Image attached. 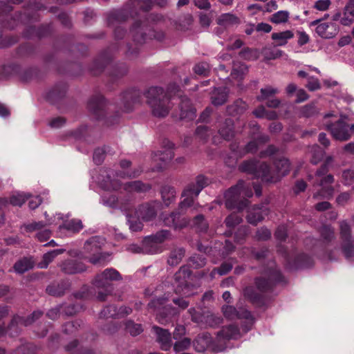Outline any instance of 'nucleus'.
<instances>
[{
  "mask_svg": "<svg viewBox=\"0 0 354 354\" xmlns=\"http://www.w3.org/2000/svg\"><path fill=\"white\" fill-rule=\"evenodd\" d=\"M260 93L261 95L257 96V99L258 101L261 102L266 100H268L270 97L274 96L278 93L279 90L277 88L268 86L265 88H261Z\"/></svg>",
  "mask_w": 354,
  "mask_h": 354,
  "instance_id": "69168bd1",
  "label": "nucleus"
},
{
  "mask_svg": "<svg viewBox=\"0 0 354 354\" xmlns=\"http://www.w3.org/2000/svg\"><path fill=\"white\" fill-rule=\"evenodd\" d=\"M42 315V311L35 310L27 317H22L18 315H14L8 326L9 335L11 337L18 335L21 331L20 326H28L31 325L39 319Z\"/></svg>",
  "mask_w": 354,
  "mask_h": 354,
  "instance_id": "9b49d317",
  "label": "nucleus"
},
{
  "mask_svg": "<svg viewBox=\"0 0 354 354\" xmlns=\"http://www.w3.org/2000/svg\"><path fill=\"white\" fill-rule=\"evenodd\" d=\"M141 172L142 170L140 169L128 171H114L112 169L104 171L103 173H105V174H101L100 176L102 178H99L100 186L105 190H118L121 188L122 183L119 180L115 179V176L122 178H136L138 177Z\"/></svg>",
  "mask_w": 354,
  "mask_h": 354,
  "instance_id": "39448f33",
  "label": "nucleus"
},
{
  "mask_svg": "<svg viewBox=\"0 0 354 354\" xmlns=\"http://www.w3.org/2000/svg\"><path fill=\"white\" fill-rule=\"evenodd\" d=\"M59 267L65 274H75L86 270V266L82 261L72 259L62 261Z\"/></svg>",
  "mask_w": 354,
  "mask_h": 354,
  "instance_id": "4be33fe9",
  "label": "nucleus"
},
{
  "mask_svg": "<svg viewBox=\"0 0 354 354\" xmlns=\"http://www.w3.org/2000/svg\"><path fill=\"white\" fill-rule=\"evenodd\" d=\"M88 111L96 118L102 119L106 114V102L104 97L100 93L95 94L88 101Z\"/></svg>",
  "mask_w": 354,
  "mask_h": 354,
  "instance_id": "2eb2a0df",
  "label": "nucleus"
},
{
  "mask_svg": "<svg viewBox=\"0 0 354 354\" xmlns=\"http://www.w3.org/2000/svg\"><path fill=\"white\" fill-rule=\"evenodd\" d=\"M277 46H275L274 44V46H268L263 48L262 54L266 59H275L282 56L283 51L277 49L276 48Z\"/></svg>",
  "mask_w": 354,
  "mask_h": 354,
  "instance_id": "5fc2aeb1",
  "label": "nucleus"
},
{
  "mask_svg": "<svg viewBox=\"0 0 354 354\" xmlns=\"http://www.w3.org/2000/svg\"><path fill=\"white\" fill-rule=\"evenodd\" d=\"M50 30L51 29L49 25L41 26L38 28H36L33 26H30L26 28V30L24 31L23 35L24 37L27 39H31L34 37L41 39L49 35Z\"/></svg>",
  "mask_w": 354,
  "mask_h": 354,
  "instance_id": "bb28decb",
  "label": "nucleus"
},
{
  "mask_svg": "<svg viewBox=\"0 0 354 354\" xmlns=\"http://www.w3.org/2000/svg\"><path fill=\"white\" fill-rule=\"evenodd\" d=\"M178 88L176 84L173 83L168 86L167 92L162 87L151 86L143 93L153 116L165 118L169 114L171 108V94L178 91Z\"/></svg>",
  "mask_w": 354,
  "mask_h": 354,
  "instance_id": "f03ea898",
  "label": "nucleus"
},
{
  "mask_svg": "<svg viewBox=\"0 0 354 354\" xmlns=\"http://www.w3.org/2000/svg\"><path fill=\"white\" fill-rule=\"evenodd\" d=\"M240 19L234 14L224 13L217 19V24L225 28L236 26L240 24Z\"/></svg>",
  "mask_w": 354,
  "mask_h": 354,
  "instance_id": "72a5a7b5",
  "label": "nucleus"
},
{
  "mask_svg": "<svg viewBox=\"0 0 354 354\" xmlns=\"http://www.w3.org/2000/svg\"><path fill=\"white\" fill-rule=\"evenodd\" d=\"M129 6H126L120 10H115L107 14V24L109 26L114 27L127 21L130 17H133V12Z\"/></svg>",
  "mask_w": 354,
  "mask_h": 354,
  "instance_id": "6ab92c4d",
  "label": "nucleus"
},
{
  "mask_svg": "<svg viewBox=\"0 0 354 354\" xmlns=\"http://www.w3.org/2000/svg\"><path fill=\"white\" fill-rule=\"evenodd\" d=\"M192 272L187 266H182L174 274V280L178 283L175 289L176 293L186 294L185 290L188 288L187 280L192 275Z\"/></svg>",
  "mask_w": 354,
  "mask_h": 354,
  "instance_id": "aec40b11",
  "label": "nucleus"
},
{
  "mask_svg": "<svg viewBox=\"0 0 354 354\" xmlns=\"http://www.w3.org/2000/svg\"><path fill=\"white\" fill-rule=\"evenodd\" d=\"M207 263L206 258L198 254H194L187 259V266L193 269H200L203 268Z\"/></svg>",
  "mask_w": 354,
  "mask_h": 354,
  "instance_id": "a18cd8bd",
  "label": "nucleus"
},
{
  "mask_svg": "<svg viewBox=\"0 0 354 354\" xmlns=\"http://www.w3.org/2000/svg\"><path fill=\"white\" fill-rule=\"evenodd\" d=\"M294 33L291 30H286L279 32H273L271 38L276 42L275 46H285L289 39L293 38Z\"/></svg>",
  "mask_w": 354,
  "mask_h": 354,
  "instance_id": "37998d69",
  "label": "nucleus"
},
{
  "mask_svg": "<svg viewBox=\"0 0 354 354\" xmlns=\"http://www.w3.org/2000/svg\"><path fill=\"white\" fill-rule=\"evenodd\" d=\"M248 72V67L245 64H239L234 66L231 72V75L235 79L242 80Z\"/></svg>",
  "mask_w": 354,
  "mask_h": 354,
  "instance_id": "680f3d73",
  "label": "nucleus"
},
{
  "mask_svg": "<svg viewBox=\"0 0 354 354\" xmlns=\"http://www.w3.org/2000/svg\"><path fill=\"white\" fill-rule=\"evenodd\" d=\"M158 246H162V243L170 239L171 232L167 230H161L156 233L149 235Z\"/></svg>",
  "mask_w": 354,
  "mask_h": 354,
  "instance_id": "6e6d98bb",
  "label": "nucleus"
},
{
  "mask_svg": "<svg viewBox=\"0 0 354 354\" xmlns=\"http://www.w3.org/2000/svg\"><path fill=\"white\" fill-rule=\"evenodd\" d=\"M174 218V225L173 228L174 230H180L187 226L189 221L188 220L183 217L179 212H173Z\"/></svg>",
  "mask_w": 354,
  "mask_h": 354,
  "instance_id": "338daca9",
  "label": "nucleus"
},
{
  "mask_svg": "<svg viewBox=\"0 0 354 354\" xmlns=\"http://www.w3.org/2000/svg\"><path fill=\"white\" fill-rule=\"evenodd\" d=\"M34 266V262L28 258L24 257L18 260L13 266L15 271L18 274H23Z\"/></svg>",
  "mask_w": 354,
  "mask_h": 354,
  "instance_id": "c03bdc74",
  "label": "nucleus"
},
{
  "mask_svg": "<svg viewBox=\"0 0 354 354\" xmlns=\"http://www.w3.org/2000/svg\"><path fill=\"white\" fill-rule=\"evenodd\" d=\"M192 226L199 232H206L209 225L203 214L196 216L192 221Z\"/></svg>",
  "mask_w": 354,
  "mask_h": 354,
  "instance_id": "13d9d810",
  "label": "nucleus"
},
{
  "mask_svg": "<svg viewBox=\"0 0 354 354\" xmlns=\"http://www.w3.org/2000/svg\"><path fill=\"white\" fill-rule=\"evenodd\" d=\"M185 254V249L183 247L173 248L167 257V264L170 266H176L178 265Z\"/></svg>",
  "mask_w": 354,
  "mask_h": 354,
  "instance_id": "f704fd0d",
  "label": "nucleus"
},
{
  "mask_svg": "<svg viewBox=\"0 0 354 354\" xmlns=\"http://www.w3.org/2000/svg\"><path fill=\"white\" fill-rule=\"evenodd\" d=\"M106 153H112L111 149L109 146H104L102 148H97L93 153V161L97 165H101Z\"/></svg>",
  "mask_w": 354,
  "mask_h": 354,
  "instance_id": "4d7b16f0",
  "label": "nucleus"
},
{
  "mask_svg": "<svg viewBox=\"0 0 354 354\" xmlns=\"http://www.w3.org/2000/svg\"><path fill=\"white\" fill-rule=\"evenodd\" d=\"M78 346V341L73 340L65 346V351L69 354H95L93 351L89 349H82Z\"/></svg>",
  "mask_w": 354,
  "mask_h": 354,
  "instance_id": "603ef678",
  "label": "nucleus"
},
{
  "mask_svg": "<svg viewBox=\"0 0 354 354\" xmlns=\"http://www.w3.org/2000/svg\"><path fill=\"white\" fill-rule=\"evenodd\" d=\"M46 6L41 2L34 0L28 3L26 12L24 14H19L17 19L22 23H28L32 20H37L39 16L36 12L46 10Z\"/></svg>",
  "mask_w": 354,
  "mask_h": 354,
  "instance_id": "a211bd4d",
  "label": "nucleus"
},
{
  "mask_svg": "<svg viewBox=\"0 0 354 354\" xmlns=\"http://www.w3.org/2000/svg\"><path fill=\"white\" fill-rule=\"evenodd\" d=\"M310 154V162L313 165L318 164L324 158V151L317 145H313L308 148Z\"/></svg>",
  "mask_w": 354,
  "mask_h": 354,
  "instance_id": "49530a36",
  "label": "nucleus"
},
{
  "mask_svg": "<svg viewBox=\"0 0 354 354\" xmlns=\"http://www.w3.org/2000/svg\"><path fill=\"white\" fill-rule=\"evenodd\" d=\"M227 97L228 89L225 86L214 87L210 93L211 103L215 106L224 104L227 102Z\"/></svg>",
  "mask_w": 354,
  "mask_h": 354,
  "instance_id": "cd10ccee",
  "label": "nucleus"
},
{
  "mask_svg": "<svg viewBox=\"0 0 354 354\" xmlns=\"http://www.w3.org/2000/svg\"><path fill=\"white\" fill-rule=\"evenodd\" d=\"M321 239L326 246L333 241L336 236L335 229L330 225H323L319 229Z\"/></svg>",
  "mask_w": 354,
  "mask_h": 354,
  "instance_id": "ea45409f",
  "label": "nucleus"
},
{
  "mask_svg": "<svg viewBox=\"0 0 354 354\" xmlns=\"http://www.w3.org/2000/svg\"><path fill=\"white\" fill-rule=\"evenodd\" d=\"M142 93L137 88H129L122 93L121 96L124 111L129 112L133 109L135 104L140 102Z\"/></svg>",
  "mask_w": 354,
  "mask_h": 354,
  "instance_id": "f3484780",
  "label": "nucleus"
},
{
  "mask_svg": "<svg viewBox=\"0 0 354 354\" xmlns=\"http://www.w3.org/2000/svg\"><path fill=\"white\" fill-rule=\"evenodd\" d=\"M128 67L127 65L125 64L120 63L114 66L111 73V76L113 80L118 79L126 75Z\"/></svg>",
  "mask_w": 354,
  "mask_h": 354,
  "instance_id": "774afa93",
  "label": "nucleus"
},
{
  "mask_svg": "<svg viewBox=\"0 0 354 354\" xmlns=\"http://www.w3.org/2000/svg\"><path fill=\"white\" fill-rule=\"evenodd\" d=\"M64 249H56L45 253L42 257V261L39 263V267L41 268H47L49 263L59 254L64 253Z\"/></svg>",
  "mask_w": 354,
  "mask_h": 354,
  "instance_id": "09e8293b",
  "label": "nucleus"
},
{
  "mask_svg": "<svg viewBox=\"0 0 354 354\" xmlns=\"http://www.w3.org/2000/svg\"><path fill=\"white\" fill-rule=\"evenodd\" d=\"M102 274H98L93 280V285L97 288H102L108 291H113V287L111 282L105 277H102Z\"/></svg>",
  "mask_w": 354,
  "mask_h": 354,
  "instance_id": "864d4df0",
  "label": "nucleus"
},
{
  "mask_svg": "<svg viewBox=\"0 0 354 354\" xmlns=\"http://www.w3.org/2000/svg\"><path fill=\"white\" fill-rule=\"evenodd\" d=\"M123 189L128 193H145L151 189L150 184L144 183L140 180H134L123 185Z\"/></svg>",
  "mask_w": 354,
  "mask_h": 354,
  "instance_id": "c756f323",
  "label": "nucleus"
},
{
  "mask_svg": "<svg viewBox=\"0 0 354 354\" xmlns=\"http://www.w3.org/2000/svg\"><path fill=\"white\" fill-rule=\"evenodd\" d=\"M142 241L144 249V254H160L162 253L164 250L163 246H158V245L149 236L144 237Z\"/></svg>",
  "mask_w": 354,
  "mask_h": 354,
  "instance_id": "4c0bfd02",
  "label": "nucleus"
},
{
  "mask_svg": "<svg viewBox=\"0 0 354 354\" xmlns=\"http://www.w3.org/2000/svg\"><path fill=\"white\" fill-rule=\"evenodd\" d=\"M234 124L231 118H226L218 129L219 135L225 140H230L234 136Z\"/></svg>",
  "mask_w": 354,
  "mask_h": 354,
  "instance_id": "473e14b6",
  "label": "nucleus"
},
{
  "mask_svg": "<svg viewBox=\"0 0 354 354\" xmlns=\"http://www.w3.org/2000/svg\"><path fill=\"white\" fill-rule=\"evenodd\" d=\"M244 187V181L240 180L237 184L232 186L224 194L225 205L228 209L242 211L248 205V201L241 198V194Z\"/></svg>",
  "mask_w": 354,
  "mask_h": 354,
  "instance_id": "6e6552de",
  "label": "nucleus"
},
{
  "mask_svg": "<svg viewBox=\"0 0 354 354\" xmlns=\"http://www.w3.org/2000/svg\"><path fill=\"white\" fill-rule=\"evenodd\" d=\"M125 329L132 336H136L143 331L141 324H136L132 320H128L125 323Z\"/></svg>",
  "mask_w": 354,
  "mask_h": 354,
  "instance_id": "0e129e2a",
  "label": "nucleus"
},
{
  "mask_svg": "<svg viewBox=\"0 0 354 354\" xmlns=\"http://www.w3.org/2000/svg\"><path fill=\"white\" fill-rule=\"evenodd\" d=\"M268 278L257 277L254 278V283L257 290L262 294L272 290L275 283L283 281V277L281 271L272 263L270 267L264 271Z\"/></svg>",
  "mask_w": 354,
  "mask_h": 354,
  "instance_id": "423d86ee",
  "label": "nucleus"
},
{
  "mask_svg": "<svg viewBox=\"0 0 354 354\" xmlns=\"http://www.w3.org/2000/svg\"><path fill=\"white\" fill-rule=\"evenodd\" d=\"M332 25L328 23H321L316 28V32L319 36L324 39H330L335 36V31H330V28Z\"/></svg>",
  "mask_w": 354,
  "mask_h": 354,
  "instance_id": "8fccbe9b",
  "label": "nucleus"
},
{
  "mask_svg": "<svg viewBox=\"0 0 354 354\" xmlns=\"http://www.w3.org/2000/svg\"><path fill=\"white\" fill-rule=\"evenodd\" d=\"M267 214L268 209L263 205H254L248 210L246 219L250 224L257 225L263 220Z\"/></svg>",
  "mask_w": 354,
  "mask_h": 354,
  "instance_id": "a878e982",
  "label": "nucleus"
},
{
  "mask_svg": "<svg viewBox=\"0 0 354 354\" xmlns=\"http://www.w3.org/2000/svg\"><path fill=\"white\" fill-rule=\"evenodd\" d=\"M176 190L169 185L162 186L160 190L162 200L166 207H169L176 200Z\"/></svg>",
  "mask_w": 354,
  "mask_h": 354,
  "instance_id": "79ce46f5",
  "label": "nucleus"
},
{
  "mask_svg": "<svg viewBox=\"0 0 354 354\" xmlns=\"http://www.w3.org/2000/svg\"><path fill=\"white\" fill-rule=\"evenodd\" d=\"M71 287V283L68 280L62 279L58 281H53L46 288V292L55 297H62Z\"/></svg>",
  "mask_w": 354,
  "mask_h": 354,
  "instance_id": "412c9836",
  "label": "nucleus"
},
{
  "mask_svg": "<svg viewBox=\"0 0 354 354\" xmlns=\"http://www.w3.org/2000/svg\"><path fill=\"white\" fill-rule=\"evenodd\" d=\"M212 338L209 333H203L197 335L192 342L193 346L196 352H204L211 344Z\"/></svg>",
  "mask_w": 354,
  "mask_h": 354,
  "instance_id": "c85d7f7f",
  "label": "nucleus"
},
{
  "mask_svg": "<svg viewBox=\"0 0 354 354\" xmlns=\"http://www.w3.org/2000/svg\"><path fill=\"white\" fill-rule=\"evenodd\" d=\"M353 23H354V0H349L344 8L340 24L343 26H350Z\"/></svg>",
  "mask_w": 354,
  "mask_h": 354,
  "instance_id": "e433bc0d",
  "label": "nucleus"
},
{
  "mask_svg": "<svg viewBox=\"0 0 354 354\" xmlns=\"http://www.w3.org/2000/svg\"><path fill=\"white\" fill-rule=\"evenodd\" d=\"M66 90L67 87L65 84L61 83L57 84L48 92L46 98L50 102L53 103L56 100L62 98L65 95Z\"/></svg>",
  "mask_w": 354,
  "mask_h": 354,
  "instance_id": "a19ab883",
  "label": "nucleus"
},
{
  "mask_svg": "<svg viewBox=\"0 0 354 354\" xmlns=\"http://www.w3.org/2000/svg\"><path fill=\"white\" fill-rule=\"evenodd\" d=\"M160 207V203L158 201L143 203L137 207L136 215L142 221H151L156 218Z\"/></svg>",
  "mask_w": 354,
  "mask_h": 354,
  "instance_id": "ddd939ff",
  "label": "nucleus"
},
{
  "mask_svg": "<svg viewBox=\"0 0 354 354\" xmlns=\"http://www.w3.org/2000/svg\"><path fill=\"white\" fill-rule=\"evenodd\" d=\"M131 33L133 41L138 44H142L149 39L162 41L165 38L162 31H156L149 24L148 20H138L134 22L131 29Z\"/></svg>",
  "mask_w": 354,
  "mask_h": 354,
  "instance_id": "20e7f679",
  "label": "nucleus"
},
{
  "mask_svg": "<svg viewBox=\"0 0 354 354\" xmlns=\"http://www.w3.org/2000/svg\"><path fill=\"white\" fill-rule=\"evenodd\" d=\"M301 115L304 118H311L319 113V109L315 103L308 104L301 108Z\"/></svg>",
  "mask_w": 354,
  "mask_h": 354,
  "instance_id": "e2e57ef3",
  "label": "nucleus"
},
{
  "mask_svg": "<svg viewBox=\"0 0 354 354\" xmlns=\"http://www.w3.org/2000/svg\"><path fill=\"white\" fill-rule=\"evenodd\" d=\"M162 146L165 148L164 151H159V154H156L158 156V160L163 162H167L171 160L174 156L173 151L174 144L167 139L162 141Z\"/></svg>",
  "mask_w": 354,
  "mask_h": 354,
  "instance_id": "58836bf2",
  "label": "nucleus"
},
{
  "mask_svg": "<svg viewBox=\"0 0 354 354\" xmlns=\"http://www.w3.org/2000/svg\"><path fill=\"white\" fill-rule=\"evenodd\" d=\"M105 244V239L100 236H94L88 239L84 245L85 252L91 255L88 261L92 264L96 265L104 261L106 256L102 253V248Z\"/></svg>",
  "mask_w": 354,
  "mask_h": 354,
  "instance_id": "9d476101",
  "label": "nucleus"
},
{
  "mask_svg": "<svg viewBox=\"0 0 354 354\" xmlns=\"http://www.w3.org/2000/svg\"><path fill=\"white\" fill-rule=\"evenodd\" d=\"M209 183L210 180L207 177L203 174L198 175L195 180L189 183L184 189L182 197L185 198L179 203V208L183 209L192 207L201 192Z\"/></svg>",
  "mask_w": 354,
  "mask_h": 354,
  "instance_id": "7ed1b4c3",
  "label": "nucleus"
},
{
  "mask_svg": "<svg viewBox=\"0 0 354 354\" xmlns=\"http://www.w3.org/2000/svg\"><path fill=\"white\" fill-rule=\"evenodd\" d=\"M248 105L242 99H237L226 108L227 113L232 116L241 115L248 109Z\"/></svg>",
  "mask_w": 354,
  "mask_h": 354,
  "instance_id": "c9c22d12",
  "label": "nucleus"
},
{
  "mask_svg": "<svg viewBox=\"0 0 354 354\" xmlns=\"http://www.w3.org/2000/svg\"><path fill=\"white\" fill-rule=\"evenodd\" d=\"M180 120H192L196 117V109L192 106L191 100L185 95L179 96Z\"/></svg>",
  "mask_w": 354,
  "mask_h": 354,
  "instance_id": "5701e85b",
  "label": "nucleus"
},
{
  "mask_svg": "<svg viewBox=\"0 0 354 354\" xmlns=\"http://www.w3.org/2000/svg\"><path fill=\"white\" fill-rule=\"evenodd\" d=\"M272 168L266 162H260L256 159L244 160L239 166V169L249 174L254 178H260L265 183H277L286 176L290 169V163L288 159L281 158L276 159Z\"/></svg>",
  "mask_w": 354,
  "mask_h": 354,
  "instance_id": "f257e3e1",
  "label": "nucleus"
},
{
  "mask_svg": "<svg viewBox=\"0 0 354 354\" xmlns=\"http://www.w3.org/2000/svg\"><path fill=\"white\" fill-rule=\"evenodd\" d=\"M339 234L342 241L351 239V227L346 221L339 222Z\"/></svg>",
  "mask_w": 354,
  "mask_h": 354,
  "instance_id": "052dcab7",
  "label": "nucleus"
},
{
  "mask_svg": "<svg viewBox=\"0 0 354 354\" xmlns=\"http://www.w3.org/2000/svg\"><path fill=\"white\" fill-rule=\"evenodd\" d=\"M278 251L284 257L286 266L289 270L308 268L313 266L314 263L313 258L306 254H290L283 246H279Z\"/></svg>",
  "mask_w": 354,
  "mask_h": 354,
  "instance_id": "1a4fd4ad",
  "label": "nucleus"
},
{
  "mask_svg": "<svg viewBox=\"0 0 354 354\" xmlns=\"http://www.w3.org/2000/svg\"><path fill=\"white\" fill-rule=\"evenodd\" d=\"M152 328L156 335L157 341L160 344L161 349L165 351H169L172 346L171 333L169 330L157 326H153Z\"/></svg>",
  "mask_w": 354,
  "mask_h": 354,
  "instance_id": "393cba45",
  "label": "nucleus"
},
{
  "mask_svg": "<svg viewBox=\"0 0 354 354\" xmlns=\"http://www.w3.org/2000/svg\"><path fill=\"white\" fill-rule=\"evenodd\" d=\"M243 295L246 299L257 307H263L266 304L264 295L261 292H258L252 286H246L243 290Z\"/></svg>",
  "mask_w": 354,
  "mask_h": 354,
  "instance_id": "b1692460",
  "label": "nucleus"
},
{
  "mask_svg": "<svg viewBox=\"0 0 354 354\" xmlns=\"http://www.w3.org/2000/svg\"><path fill=\"white\" fill-rule=\"evenodd\" d=\"M111 59V57L109 55L107 51H104L100 54V56L94 60L91 68L93 74L97 75L102 73Z\"/></svg>",
  "mask_w": 354,
  "mask_h": 354,
  "instance_id": "7c9ffc66",
  "label": "nucleus"
},
{
  "mask_svg": "<svg viewBox=\"0 0 354 354\" xmlns=\"http://www.w3.org/2000/svg\"><path fill=\"white\" fill-rule=\"evenodd\" d=\"M222 312L224 316L229 319H245L248 323L245 326H243L245 332L249 331L254 322V318L251 312L245 308H240L237 309L233 306L226 305L222 307Z\"/></svg>",
  "mask_w": 354,
  "mask_h": 354,
  "instance_id": "f8f14e48",
  "label": "nucleus"
},
{
  "mask_svg": "<svg viewBox=\"0 0 354 354\" xmlns=\"http://www.w3.org/2000/svg\"><path fill=\"white\" fill-rule=\"evenodd\" d=\"M333 138L339 141L348 140L351 137L348 124L342 119L326 125Z\"/></svg>",
  "mask_w": 354,
  "mask_h": 354,
  "instance_id": "4468645a",
  "label": "nucleus"
},
{
  "mask_svg": "<svg viewBox=\"0 0 354 354\" xmlns=\"http://www.w3.org/2000/svg\"><path fill=\"white\" fill-rule=\"evenodd\" d=\"M132 313V308L128 306H120L119 308L115 305H108L100 312V316L102 318H123Z\"/></svg>",
  "mask_w": 354,
  "mask_h": 354,
  "instance_id": "dca6fc26",
  "label": "nucleus"
},
{
  "mask_svg": "<svg viewBox=\"0 0 354 354\" xmlns=\"http://www.w3.org/2000/svg\"><path fill=\"white\" fill-rule=\"evenodd\" d=\"M168 299L165 297L153 298L147 306L156 314V319L161 324H166L177 313L176 309L167 304Z\"/></svg>",
  "mask_w": 354,
  "mask_h": 354,
  "instance_id": "0eeeda50",
  "label": "nucleus"
},
{
  "mask_svg": "<svg viewBox=\"0 0 354 354\" xmlns=\"http://www.w3.org/2000/svg\"><path fill=\"white\" fill-rule=\"evenodd\" d=\"M191 345L192 339L189 337H183V339L176 340L173 345V349L176 353H180L188 350Z\"/></svg>",
  "mask_w": 354,
  "mask_h": 354,
  "instance_id": "bf43d9fd",
  "label": "nucleus"
},
{
  "mask_svg": "<svg viewBox=\"0 0 354 354\" xmlns=\"http://www.w3.org/2000/svg\"><path fill=\"white\" fill-rule=\"evenodd\" d=\"M59 228L60 230H66L73 233H77L79 232L83 228V225L81 220L71 219L70 221H66L64 222L63 224L61 225Z\"/></svg>",
  "mask_w": 354,
  "mask_h": 354,
  "instance_id": "de8ad7c7",
  "label": "nucleus"
},
{
  "mask_svg": "<svg viewBox=\"0 0 354 354\" xmlns=\"http://www.w3.org/2000/svg\"><path fill=\"white\" fill-rule=\"evenodd\" d=\"M341 248L347 260L354 258V239L342 241Z\"/></svg>",
  "mask_w": 354,
  "mask_h": 354,
  "instance_id": "3c124183",
  "label": "nucleus"
},
{
  "mask_svg": "<svg viewBox=\"0 0 354 354\" xmlns=\"http://www.w3.org/2000/svg\"><path fill=\"white\" fill-rule=\"evenodd\" d=\"M217 336L224 339H237L241 337L239 328L234 324L223 326L222 329L218 332Z\"/></svg>",
  "mask_w": 354,
  "mask_h": 354,
  "instance_id": "2f4dec72",
  "label": "nucleus"
}]
</instances>
